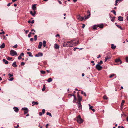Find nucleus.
<instances>
[{"label": "nucleus", "instance_id": "f257e3e1", "mask_svg": "<svg viewBox=\"0 0 128 128\" xmlns=\"http://www.w3.org/2000/svg\"><path fill=\"white\" fill-rule=\"evenodd\" d=\"M73 40H71L70 41H68L66 42H64L63 44V45L65 47H72L73 46L71 44V43H72Z\"/></svg>", "mask_w": 128, "mask_h": 128}, {"label": "nucleus", "instance_id": "f03ea898", "mask_svg": "<svg viewBox=\"0 0 128 128\" xmlns=\"http://www.w3.org/2000/svg\"><path fill=\"white\" fill-rule=\"evenodd\" d=\"M104 27V25L103 24H98L97 25H94L93 27V28L94 30H96L97 29V28L99 27L101 28H102Z\"/></svg>", "mask_w": 128, "mask_h": 128}, {"label": "nucleus", "instance_id": "7ed1b4c3", "mask_svg": "<svg viewBox=\"0 0 128 128\" xmlns=\"http://www.w3.org/2000/svg\"><path fill=\"white\" fill-rule=\"evenodd\" d=\"M77 121L80 124L82 123L83 122V120L82 119L80 116L77 117Z\"/></svg>", "mask_w": 128, "mask_h": 128}, {"label": "nucleus", "instance_id": "20e7f679", "mask_svg": "<svg viewBox=\"0 0 128 128\" xmlns=\"http://www.w3.org/2000/svg\"><path fill=\"white\" fill-rule=\"evenodd\" d=\"M10 54L12 56H14V55H17L16 52L14 50H11L10 52Z\"/></svg>", "mask_w": 128, "mask_h": 128}, {"label": "nucleus", "instance_id": "39448f33", "mask_svg": "<svg viewBox=\"0 0 128 128\" xmlns=\"http://www.w3.org/2000/svg\"><path fill=\"white\" fill-rule=\"evenodd\" d=\"M95 67L98 70H101L102 68V67L99 64H97Z\"/></svg>", "mask_w": 128, "mask_h": 128}, {"label": "nucleus", "instance_id": "423d86ee", "mask_svg": "<svg viewBox=\"0 0 128 128\" xmlns=\"http://www.w3.org/2000/svg\"><path fill=\"white\" fill-rule=\"evenodd\" d=\"M77 19L80 21H82L84 19V17H83L79 15L77 16Z\"/></svg>", "mask_w": 128, "mask_h": 128}, {"label": "nucleus", "instance_id": "0eeeda50", "mask_svg": "<svg viewBox=\"0 0 128 128\" xmlns=\"http://www.w3.org/2000/svg\"><path fill=\"white\" fill-rule=\"evenodd\" d=\"M43 56V54L42 53L39 52L38 54H36L35 56L38 57L39 56Z\"/></svg>", "mask_w": 128, "mask_h": 128}, {"label": "nucleus", "instance_id": "6e6552de", "mask_svg": "<svg viewBox=\"0 0 128 128\" xmlns=\"http://www.w3.org/2000/svg\"><path fill=\"white\" fill-rule=\"evenodd\" d=\"M87 13L88 14V15L87 16H85V18H84L85 19H87L90 16V12L89 11H88Z\"/></svg>", "mask_w": 128, "mask_h": 128}, {"label": "nucleus", "instance_id": "1a4fd4ad", "mask_svg": "<svg viewBox=\"0 0 128 128\" xmlns=\"http://www.w3.org/2000/svg\"><path fill=\"white\" fill-rule=\"evenodd\" d=\"M78 92L77 96L78 98V100L79 101V102H80L82 100V98L78 94Z\"/></svg>", "mask_w": 128, "mask_h": 128}, {"label": "nucleus", "instance_id": "9d476101", "mask_svg": "<svg viewBox=\"0 0 128 128\" xmlns=\"http://www.w3.org/2000/svg\"><path fill=\"white\" fill-rule=\"evenodd\" d=\"M13 109L14 111L16 112H18L19 109L18 108L16 107H14Z\"/></svg>", "mask_w": 128, "mask_h": 128}, {"label": "nucleus", "instance_id": "9b49d317", "mask_svg": "<svg viewBox=\"0 0 128 128\" xmlns=\"http://www.w3.org/2000/svg\"><path fill=\"white\" fill-rule=\"evenodd\" d=\"M32 103L33 104L32 105V106H33L34 105H37L38 104V102H32Z\"/></svg>", "mask_w": 128, "mask_h": 128}, {"label": "nucleus", "instance_id": "f8f14e48", "mask_svg": "<svg viewBox=\"0 0 128 128\" xmlns=\"http://www.w3.org/2000/svg\"><path fill=\"white\" fill-rule=\"evenodd\" d=\"M54 47L55 48L57 49H58L60 47L59 45L56 44H54Z\"/></svg>", "mask_w": 128, "mask_h": 128}, {"label": "nucleus", "instance_id": "ddd939ff", "mask_svg": "<svg viewBox=\"0 0 128 128\" xmlns=\"http://www.w3.org/2000/svg\"><path fill=\"white\" fill-rule=\"evenodd\" d=\"M42 45V43L41 42H39V45L38 46V48L40 49L41 48Z\"/></svg>", "mask_w": 128, "mask_h": 128}, {"label": "nucleus", "instance_id": "4468645a", "mask_svg": "<svg viewBox=\"0 0 128 128\" xmlns=\"http://www.w3.org/2000/svg\"><path fill=\"white\" fill-rule=\"evenodd\" d=\"M36 4L33 5L32 7V9L33 10H36Z\"/></svg>", "mask_w": 128, "mask_h": 128}, {"label": "nucleus", "instance_id": "2eb2a0df", "mask_svg": "<svg viewBox=\"0 0 128 128\" xmlns=\"http://www.w3.org/2000/svg\"><path fill=\"white\" fill-rule=\"evenodd\" d=\"M118 20L120 21H122L123 20V18L121 16H118Z\"/></svg>", "mask_w": 128, "mask_h": 128}, {"label": "nucleus", "instance_id": "dca6fc26", "mask_svg": "<svg viewBox=\"0 0 128 128\" xmlns=\"http://www.w3.org/2000/svg\"><path fill=\"white\" fill-rule=\"evenodd\" d=\"M73 40V42H72V43H71V44H72V45L73 46H76V45L77 44V42H74V40Z\"/></svg>", "mask_w": 128, "mask_h": 128}, {"label": "nucleus", "instance_id": "f3484780", "mask_svg": "<svg viewBox=\"0 0 128 128\" xmlns=\"http://www.w3.org/2000/svg\"><path fill=\"white\" fill-rule=\"evenodd\" d=\"M116 48V46H114V44H111V48L113 50H114Z\"/></svg>", "mask_w": 128, "mask_h": 128}, {"label": "nucleus", "instance_id": "a211bd4d", "mask_svg": "<svg viewBox=\"0 0 128 128\" xmlns=\"http://www.w3.org/2000/svg\"><path fill=\"white\" fill-rule=\"evenodd\" d=\"M16 62H15L12 64V66L14 67H17V65H16Z\"/></svg>", "mask_w": 128, "mask_h": 128}, {"label": "nucleus", "instance_id": "6ab92c4d", "mask_svg": "<svg viewBox=\"0 0 128 128\" xmlns=\"http://www.w3.org/2000/svg\"><path fill=\"white\" fill-rule=\"evenodd\" d=\"M3 61L6 64H7L8 63V62L5 59H3Z\"/></svg>", "mask_w": 128, "mask_h": 128}, {"label": "nucleus", "instance_id": "aec40b11", "mask_svg": "<svg viewBox=\"0 0 128 128\" xmlns=\"http://www.w3.org/2000/svg\"><path fill=\"white\" fill-rule=\"evenodd\" d=\"M5 47V44L4 43H3L0 46V48H4Z\"/></svg>", "mask_w": 128, "mask_h": 128}, {"label": "nucleus", "instance_id": "412c9836", "mask_svg": "<svg viewBox=\"0 0 128 128\" xmlns=\"http://www.w3.org/2000/svg\"><path fill=\"white\" fill-rule=\"evenodd\" d=\"M77 104L78 105V107L79 108H80V107L81 106V104L80 102H77Z\"/></svg>", "mask_w": 128, "mask_h": 128}, {"label": "nucleus", "instance_id": "4be33fe9", "mask_svg": "<svg viewBox=\"0 0 128 128\" xmlns=\"http://www.w3.org/2000/svg\"><path fill=\"white\" fill-rule=\"evenodd\" d=\"M43 46H44V47H45L46 46V42L45 40H44L43 41Z\"/></svg>", "mask_w": 128, "mask_h": 128}, {"label": "nucleus", "instance_id": "5701e85b", "mask_svg": "<svg viewBox=\"0 0 128 128\" xmlns=\"http://www.w3.org/2000/svg\"><path fill=\"white\" fill-rule=\"evenodd\" d=\"M115 62H120V64L122 62L120 59H117L115 60Z\"/></svg>", "mask_w": 128, "mask_h": 128}, {"label": "nucleus", "instance_id": "b1692460", "mask_svg": "<svg viewBox=\"0 0 128 128\" xmlns=\"http://www.w3.org/2000/svg\"><path fill=\"white\" fill-rule=\"evenodd\" d=\"M27 54H28L29 56L31 57H32L33 56L32 55V53L30 52H28Z\"/></svg>", "mask_w": 128, "mask_h": 128}, {"label": "nucleus", "instance_id": "393cba45", "mask_svg": "<svg viewBox=\"0 0 128 128\" xmlns=\"http://www.w3.org/2000/svg\"><path fill=\"white\" fill-rule=\"evenodd\" d=\"M52 81V79L51 78H49L47 80V81L48 82H51Z\"/></svg>", "mask_w": 128, "mask_h": 128}, {"label": "nucleus", "instance_id": "a878e982", "mask_svg": "<svg viewBox=\"0 0 128 128\" xmlns=\"http://www.w3.org/2000/svg\"><path fill=\"white\" fill-rule=\"evenodd\" d=\"M117 24L116 23H115V24L117 26L118 28H120L121 30H122V28L121 27V26L119 25H116V24Z\"/></svg>", "mask_w": 128, "mask_h": 128}, {"label": "nucleus", "instance_id": "bb28decb", "mask_svg": "<svg viewBox=\"0 0 128 128\" xmlns=\"http://www.w3.org/2000/svg\"><path fill=\"white\" fill-rule=\"evenodd\" d=\"M46 89V86L45 85H44L43 86V88L42 89V91H44Z\"/></svg>", "mask_w": 128, "mask_h": 128}, {"label": "nucleus", "instance_id": "cd10ccee", "mask_svg": "<svg viewBox=\"0 0 128 128\" xmlns=\"http://www.w3.org/2000/svg\"><path fill=\"white\" fill-rule=\"evenodd\" d=\"M76 100V96H74V100L73 101V102L74 103H75Z\"/></svg>", "mask_w": 128, "mask_h": 128}, {"label": "nucleus", "instance_id": "c85d7f7f", "mask_svg": "<svg viewBox=\"0 0 128 128\" xmlns=\"http://www.w3.org/2000/svg\"><path fill=\"white\" fill-rule=\"evenodd\" d=\"M8 76H10L9 78H10L12 76H13V75L12 74H11L10 73L8 74Z\"/></svg>", "mask_w": 128, "mask_h": 128}, {"label": "nucleus", "instance_id": "c756f323", "mask_svg": "<svg viewBox=\"0 0 128 128\" xmlns=\"http://www.w3.org/2000/svg\"><path fill=\"white\" fill-rule=\"evenodd\" d=\"M9 78L8 79V80H10V81H12L14 78L13 77H12V78Z\"/></svg>", "mask_w": 128, "mask_h": 128}, {"label": "nucleus", "instance_id": "7c9ffc66", "mask_svg": "<svg viewBox=\"0 0 128 128\" xmlns=\"http://www.w3.org/2000/svg\"><path fill=\"white\" fill-rule=\"evenodd\" d=\"M124 102H125V101L124 100H122V102L121 104V105L122 106L124 104Z\"/></svg>", "mask_w": 128, "mask_h": 128}, {"label": "nucleus", "instance_id": "2f4dec72", "mask_svg": "<svg viewBox=\"0 0 128 128\" xmlns=\"http://www.w3.org/2000/svg\"><path fill=\"white\" fill-rule=\"evenodd\" d=\"M111 12H112L115 15H116V12L115 10H112L111 11Z\"/></svg>", "mask_w": 128, "mask_h": 128}, {"label": "nucleus", "instance_id": "473e14b6", "mask_svg": "<svg viewBox=\"0 0 128 128\" xmlns=\"http://www.w3.org/2000/svg\"><path fill=\"white\" fill-rule=\"evenodd\" d=\"M46 114L48 115H49L51 117L52 116L51 114L50 113L48 112L46 113Z\"/></svg>", "mask_w": 128, "mask_h": 128}, {"label": "nucleus", "instance_id": "72a5a7b5", "mask_svg": "<svg viewBox=\"0 0 128 128\" xmlns=\"http://www.w3.org/2000/svg\"><path fill=\"white\" fill-rule=\"evenodd\" d=\"M81 94H83L84 96H86V94L85 92H84L83 91H82L81 92Z\"/></svg>", "mask_w": 128, "mask_h": 128}, {"label": "nucleus", "instance_id": "f704fd0d", "mask_svg": "<svg viewBox=\"0 0 128 128\" xmlns=\"http://www.w3.org/2000/svg\"><path fill=\"white\" fill-rule=\"evenodd\" d=\"M27 109H28V108H22V110H24V111H25L26 110H27Z\"/></svg>", "mask_w": 128, "mask_h": 128}, {"label": "nucleus", "instance_id": "c9c22d12", "mask_svg": "<svg viewBox=\"0 0 128 128\" xmlns=\"http://www.w3.org/2000/svg\"><path fill=\"white\" fill-rule=\"evenodd\" d=\"M41 73L42 74H45L46 72L43 70H42L40 71Z\"/></svg>", "mask_w": 128, "mask_h": 128}, {"label": "nucleus", "instance_id": "e433bc0d", "mask_svg": "<svg viewBox=\"0 0 128 128\" xmlns=\"http://www.w3.org/2000/svg\"><path fill=\"white\" fill-rule=\"evenodd\" d=\"M110 58L109 57H108V56H106L105 57V62H106L107 60H108V59Z\"/></svg>", "mask_w": 128, "mask_h": 128}, {"label": "nucleus", "instance_id": "4c0bfd02", "mask_svg": "<svg viewBox=\"0 0 128 128\" xmlns=\"http://www.w3.org/2000/svg\"><path fill=\"white\" fill-rule=\"evenodd\" d=\"M34 40H35L36 41L37 40V36L36 35H35L34 36Z\"/></svg>", "mask_w": 128, "mask_h": 128}, {"label": "nucleus", "instance_id": "58836bf2", "mask_svg": "<svg viewBox=\"0 0 128 128\" xmlns=\"http://www.w3.org/2000/svg\"><path fill=\"white\" fill-rule=\"evenodd\" d=\"M28 112V109H27V110H26L24 111V114H27Z\"/></svg>", "mask_w": 128, "mask_h": 128}, {"label": "nucleus", "instance_id": "ea45409f", "mask_svg": "<svg viewBox=\"0 0 128 128\" xmlns=\"http://www.w3.org/2000/svg\"><path fill=\"white\" fill-rule=\"evenodd\" d=\"M115 75V74H112L110 76V78H112L113 76H114Z\"/></svg>", "mask_w": 128, "mask_h": 128}, {"label": "nucleus", "instance_id": "a19ab883", "mask_svg": "<svg viewBox=\"0 0 128 128\" xmlns=\"http://www.w3.org/2000/svg\"><path fill=\"white\" fill-rule=\"evenodd\" d=\"M103 98L104 100H107L108 99V98L106 96H103Z\"/></svg>", "mask_w": 128, "mask_h": 128}, {"label": "nucleus", "instance_id": "79ce46f5", "mask_svg": "<svg viewBox=\"0 0 128 128\" xmlns=\"http://www.w3.org/2000/svg\"><path fill=\"white\" fill-rule=\"evenodd\" d=\"M30 14L33 16H35L34 14L33 13L32 11H30Z\"/></svg>", "mask_w": 128, "mask_h": 128}, {"label": "nucleus", "instance_id": "37998d69", "mask_svg": "<svg viewBox=\"0 0 128 128\" xmlns=\"http://www.w3.org/2000/svg\"><path fill=\"white\" fill-rule=\"evenodd\" d=\"M103 62L102 60H100L99 62H98V64H102Z\"/></svg>", "mask_w": 128, "mask_h": 128}, {"label": "nucleus", "instance_id": "c03bdc74", "mask_svg": "<svg viewBox=\"0 0 128 128\" xmlns=\"http://www.w3.org/2000/svg\"><path fill=\"white\" fill-rule=\"evenodd\" d=\"M7 60H11L12 59V58L11 57H7Z\"/></svg>", "mask_w": 128, "mask_h": 128}, {"label": "nucleus", "instance_id": "a18cd8bd", "mask_svg": "<svg viewBox=\"0 0 128 128\" xmlns=\"http://www.w3.org/2000/svg\"><path fill=\"white\" fill-rule=\"evenodd\" d=\"M18 47V45L17 44L15 45L14 46H13V47L15 48H16Z\"/></svg>", "mask_w": 128, "mask_h": 128}, {"label": "nucleus", "instance_id": "49530a36", "mask_svg": "<svg viewBox=\"0 0 128 128\" xmlns=\"http://www.w3.org/2000/svg\"><path fill=\"white\" fill-rule=\"evenodd\" d=\"M25 63L24 62H22L21 63V65L22 66H24V65Z\"/></svg>", "mask_w": 128, "mask_h": 128}, {"label": "nucleus", "instance_id": "de8ad7c7", "mask_svg": "<svg viewBox=\"0 0 128 128\" xmlns=\"http://www.w3.org/2000/svg\"><path fill=\"white\" fill-rule=\"evenodd\" d=\"M42 112L43 114H44L45 112V110L44 109L42 110Z\"/></svg>", "mask_w": 128, "mask_h": 128}, {"label": "nucleus", "instance_id": "09e8293b", "mask_svg": "<svg viewBox=\"0 0 128 128\" xmlns=\"http://www.w3.org/2000/svg\"><path fill=\"white\" fill-rule=\"evenodd\" d=\"M21 56L20 55L18 57V59L19 60H20L22 58Z\"/></svg>", "mask_w": 128, "mask_h": 128}, {"label": "nucleus", "instance_id": "8fccbe9b", "mask_svg": "<svg viewBox=\"0 0 128 128\" xmlns=\"http://www.w3.org/2000/svg\"><path fill=\"white\" fill-rule=\"evenodd\" d=\"M91 63H92V64H93L92 65V66H94L95 65V64L94 63V61H92L91 62Z\"/></svg>", "mask_w": 128, "mask_h": 128}, {"label": "nucleus", "instance_id": "3c124183", "mask_svg": "<svg viewBox=\"0 0 128 128\" xmlns=\"http://www.w3.org/2000/svg\"><path fill=\"white\" fill-rule=\"evenodd\" d=\"M118 128H124L123 126H118Z\"/></svg>", "mask_w": 128, "mask_h": 128}, {"label": "nucleus", "instance_id": "603ef678", "mask_svg": "<svg viewBox=\"0 0 128 128\" xmlns=\"http://www.w3.org/2000/svg\"><path fill=\"white\" fill-rule=\"evenodd\" d=\"M24 55V53H21L20 54V56H23Z\"/></svg>", "mask_w": 128, "mask_h": 128}, {"label": "nucleus", "instance_id": "864d4df0", "mask_svg": "<svg viewBox=\"0 0 128 128\" xmlns=\"http://www.w3.org/2000/svg\"><path fill=\"white\" fill-rule=\"evenodd\" d=\"M85 24H82V28H84L85 27Z\"/></svg>", "mask_w": 128, "mask_h": 128}, {"label": "nucleus", "instance_id": "5fc2aeb1", "mask_svg": "<svg viewBox=\"0 0 128 128\" xmlns=\"http://www.w3.org/2000/svg\"><path fill=\"white\" fill-rule=\"evenodd\" d=\"M12 3V2L11 3H9L8 4H7V6H10V4Z\"/></svg>", "mask_w": 128, "mask_h": 128}, {"label": "nucleus", "instance_id": "6e6d98bb", "mask_svg": "<svg viewBox=\"0 0 128 128\" xmlns=\"http://www.w3.org/2000/svg\"><path fill=\"white\" fill-rule=\"evenodd\" d=\"M114 18H112L111 19V20L112 22H114Z\"/></svg>", "mask_w": 128, "mask_h": 128}, {"label": "nucleus", "instance_id": "4d7b16f0", "mask_svg": "<svg viewBox=\"0 0 128 128\" xmlns=\"http://www.w3.org/2000/svg\"><path fill=\"white\" fill-rule=\"evenodd\" d=\"M126 61L127 62H128V57H127L126 58Z\"/></svg>", "mask_w": 128, "mask_h": 128}, {"label": "nucleus", "instance_id": "13d9d810", "mask_svg": "<svg viewBox=\"0 0 128 128\" xmlns=\"http://www.w3.org/2000/svg\"><path fill=\"white\" fill-rule=\"evenodd\" d=\"M69 95H70V96H74H74H75L74 94H69Z\"/></svg>", "mask_w": 128, "mask_h": 128}, {"label": "nucleus", "instance_id": "bf43d9fd", "mask_svg": "<svg viewBox=\"0 0 128 128\" xmlns=\"http://www.w3.org/2000/svg\"><path fill=\"white\" fill-rule=\"evenodd\" d=\"M39 114V115L40 116H41L42 115V113L41 112H40Z\"/></svg>", "mask_w": 128, "mask_h": 128}, {"label": "nucleus", "instance_id": "052dcab7", "mask_svg": "<svg viewBox=\"0 0 128 128\" xmlns=\"http://www.w3.org/2000/svg\"><path fill=\"white\" fill-rule=\"evenodd\" d=\"M19 127V125L18 124L16 126H14V127H15V128H18Z\"/></svg>", "mask_w": 128, "mask_h": 128}, {"label": "nucleus", "instance_id": "680f3d73", "mask_svg": "<svg viewBox=\"0 0 128 128\" xmlns=\"http://www.w3.org/2000/svg\"><path fill=\"white\" fill-rule=\"evenodd\" d=\"M33 38H31L30 39V41H33Z\"/></svg>", "mask_w": 128, "mask_h": 128}, {"label": "nucleus", "instance_id": "e2e57ef3", "mask_svg": "<svg viewBox=\"0 0 128 128\" xmlns=\"http://www.w3.org/2000/svg\"><path fill=\"white\" fill-rule=\"evenodd\" d=\"M93 107L91 106H90L89 108L90 109H91L92 110V108Z\"/></svg>", "mask_w": 128, "mask_h": 128}, {"label": "nucleus", "instance_id": "0e129e2a", "mask_svg": "<svg viewBox=\"0 0 128 128\" xmlns=\"http://www.w3.org/2000/svg\"><path fill=\"white\" fill-rule=\"evenodd\" d=\"M78 48H74V51H76V49H78Z\"/></svg>", "mask_w": 128, "mask_h": 128}, {"label": "nucleus", "instance_id": "69168bd1", "mask_svg": "<svg viewBox=\"0 0 128 128\" xmlns=\"http://www.w3.org/2000/svg\"><path fill=\"white\" fill-rule=\"evenodd\" d=\"M28 37H29V38H30L31 36V35L30 34H29L28 35Z\"/></svg>", "mask_w": 128, "mask_h": 128}, {"label": "nucleus", "instance_id": "338daca9", "mask_svg": "<svg viewBox=\"0 0 128 128\" xmlns=\"http://www.w3.org/2000/svg\"><path fill=\"white\" fill-rule=\"evenodd\" d=\"M31 31H32V32L34 31V32H36V30H34V29H32L31 30Z\"/></svg>", "mask_w": 128, "mask_h": 128}, {"label": "nucleus", "instance_id": "774afa93", "mask_svg": "<svg viewBox=\"0 0 128 128\" xmlns=\"http://www.w3.org/2000/svg\"><path fill=\"white\" fill-rule=\"evenodd\" d=\"M29 30H26V32H26V34H27L28 32H29Z\"/></svg>", "mask_w": 128, "mask_h": 128}]
</instances>
